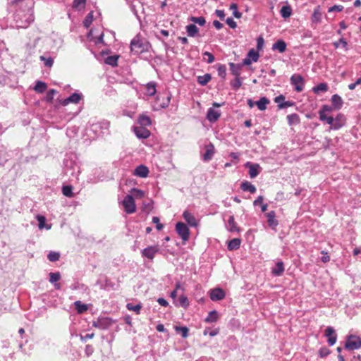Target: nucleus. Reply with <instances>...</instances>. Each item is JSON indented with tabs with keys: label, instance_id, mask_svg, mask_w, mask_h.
Masks as SVG:
<instances>
[{
	"label": "nucleus",
	"instance_id": "nucleus-1",
	"mask_svg": "<svg viewBox=\"0 0 361 361\" xmlns=\"http://www.w3.org/2000/svg\"><path fill=\"white\" fill-rule=\"evenodd\" d=\"M13 4L16 11L12 26L17 29L27 27L34 20L32 3L30 0H14Z\"/></svg>",
	"mask_w": 361,
	"mask_h": 361
},
{
	"label": "nucleus",
	"instance_id": "nucleus-2",
	"mask_svg": "<svg viewBox=\"0 0 361 361\" xmlns=\"http://www.w3.org/2000/svg\"><path fill=\"white\" fill-rule=\"evenodd\" d=\"M149 47V43L140 35H136L130 42L131 51L136 54L148 51Z\"/></svg>",
	"mask_w": 361,
	"mask_h": 361
},
{
	"label": "nucleus",
	"instance_id": "nucleus-3",
	"mask_svg": "<svg viewBox=\"0 0 361 361\" xmlns=\"http://www.w3.org/2000/svg\"><path fill=\"white\" fill-rule=\"evenodd\" d=\"M290 84L294 86L296 92H300L305 87V80L303 77L300 74H293L290 78Z\"/></svg>",
	"mask_w": 361,
	"mask_h": 361
},
{
	"label": "nucleus",
	"instance_id": "nucleus-4",
	"mask_svg": "<svg viewBox=\"0 0 361 361\" xmlns=\"http://www.w3.org/2000/svg\"><path fill=\"white\" fill-rule=\"evenodd\" d=\"M122 205L124 211L127 214H133L136 211L134 198L130 195H128L124 197L122 202Z\"/></svg>",
	"mask_w": 361,
	"mask_h": 361
},
{
	"label": "nucleus",
	"instance_id": "nucleus-5",
	"mask_svg": "<svg viewBox=\"0 0 361 361\" xmlns=\"http://www.w3.org/2000/svg\"><path fill=\"white\" fill-rule=\"evenodd\" d=\"M176 230L183 241L188 240L190 231L186 224L183 222H178L176 225Z\"/></svg>",
	"mask_w": 361,
	"mask_h": 361
},
{
	"label": "nucleus",
	"instance_id": "nucleus-6",
	"mask_svg": "<svg viewBox=\"0 0 361 361\" xmlns=\"http://www.w3.org/2000/svg\"><path fill=\"white\" fill-rule=\"evenodd\" d=\"M159 252V245H152L143 249L141 252L142 257L152 260L156 254Z\"/></svg>",
	"mask_w": 361,
	"mask_h": 361
},
{
	"label": "nucleus",
	"instance_id": "nucleus-7",
	"mask_svg": "<svg viewBox=\"0 0 361 361\" xmlns=\"http://www.w3.org/2000/svg\"><path fill=\"white\" fill-rule=\"evenodd\" d=\"M361 348V340L360 338L350 336L345 342V348L348 350H356Z\"/></svg>",
	"mask_w": 361,
	"mask_h": 361
},
{
	"label": "nucleus",
	"instance_id": "nucleus-8",
	"mask_svg": "<svg viewBox=\"0 0 361 361\" xmlns=\"http://www.w3.org/2000/svg\"><path fill=\"white\" fill-rule=\"evenodd\" d=\"M112 324V320L108 317H101L93 322V326L102 330L109 329Z\"/></svg>",
	"mask_w": 361,
	"mask_h": 361
},
{
	"label": "nucleus",
	"instance_id": "nucleus-9",
	"mask_svg": "<svg viewBox=\"0 0 361 361\" xmlns=\"http://www.w3.org/2000/svg\"><path fill=\"white\" fill-rule=\"evenodd\" d=\"M70 164V166L66 164V168L65 169L66 173L68 176L71 175L78 179L79 174L80 173V167L75 163L71 162Z\"/></svg>",
	"mask_w": 361,
	"mask_h": 361
},
{
	"label": "nucleus",
	"instance_id": "nucleus-10",
	"mask_svg": "<svg viewBox=\"0 0 361 361\" xmlns=\"http://www.w3.org/2000/svg\"><path fill=\"white\" fill-rule=\"evenodd\" d=\"M183 217L187 224L191 227H197L199 225V221L192 213L187 210L183 213Z\"/></svg>",
	"mask_w": 361,
	"mask_h": 361
},
{
	"label": "nucleus",
	"instance_id": "nucleus-11",
	"mask_svg": "<svg viewBox=\"0 0 361 361\" xmlns=\"http://www.w3.org/2000/svg\"><path fill=\"white\" fill-rule=\"evenodd\" d=\"M135 135L140 139H146L150 136V131L143 126H135L133 128Z\"/></svg>",
	"mask_w": 361,
	"mask_h": 361
},
{
	"label": "nucleus",
	"instance_id": "nucleus-12",
	"mask_svg": "<svg viewBox=\"0 0 361 361\" xmlns=\"http://www.w3.org/2000/svg\"><path fill=\"white\" fill-rule=\"evenodd\" d=\"M334 123L331 128L333 130H338L345 124V117L342 114H338L335 118H334Z\"/></svg>",
	"mask_w": 361,
	"mask_h": 361
},
{
	"label": "nucleus",
	"instance_id": "nucleus-13",
	"mask_svg": "<svg viewBox=\"0 0 361 361\" xmlns=\"http://www.w3.org/2000/svg\"><path fill=\"white\" fill-rule=\"evenodd\" d=\"M245 167L249 169V175L251 178L257 177L260 172V166L258 164L247 162Z\"/></svg>",
	"mask_w": 361,
	"mask_h": 361
},
{
	"label": "nucleus",
	"instance_id": "nucleus-14",
	"mask_svg": "<svg viewBox=\"0 0 361 361\" xmlns=\"http://www.w3.org/2000/svg\"><path fill=\"white\" fill-rule=\"evenodd\" d=\"M325 336L328 337V343L330 346L334 345L337 339L335 330L331 326H328L325 330Z\"/></svg>",
	"mask_w": 361,
	"mask_h": 361
},
{
	"label": "nucleus",
	"instance_id": "nucleus-15",
	"mask_svg": "<svg viewBox=\"0 0 361 361\" xmlns=\"http://www.w3.org/2000/svg\"><path fill=\"white\" fill-rule=\"evenodd\" d=\"M225 298V292L219 288H216L210 291V298L212 301H218Z\"/></svg>",
	"mask_w": 361,
	"mask_h": 361
},
{
	"label": "nucleus",
	"instance_id": "nucleus-16",
	"mask_svg": "<svg viewBox=\"0 0 361 361\" xmlns=\"http://www.w3.org/2000/svg\"><path fill=\"white\" fill-rule=\"evenodd\" d=\"M149 172L146 166L140 164L135 168L133 174L140 178H146L148 176Z\"/></svg>",
	"mask_w": 361,
	"mask_h": 361
},
{
	"label": "nucleus",
	"instance_id": "nucleus-17",
	"mask_svg": "<svg viewBox=\"0 0 361 361\" xmlns=\"http://www.w3.org/2000/svg\"><path fill=\"white\" fill-rule=\"evenodd\" d=\"M81 98H82L81 94L74 92L72 94H71L68 97L63 99L62 101L61 104L63 106H66L69 103L78 104L80 102V100L81 99Z\"/></svg>",
	"mask_w": 361,
	"mask_h": 361
},
{
	"label": "nucleus",
	"instance_id": "nucleus-18",
	"mask_svg": "<svg viewBox=\"0 0 361 361\" xmlns=\"http://www.w3.org/2000/svg\"><path fill=\"white\" fill-rule=\"evenodd\" d=\"M220 116V111L213 108H209L207 113V118L209 121L212 123L216 122L219 119Z\"/></svg>",
	"mask_w": 361,
	"mask_h": 361
},
{
	"label": "nucleus",
	"instance_id": "nucleus-19",
	"mask_svg": "<svg viewBox=\"0 0 361 361\" xmlns=\"http://www.w3.org/2000/svg\"><path fill=\"white\" fill-rule=\"evenodd\" d=\"M267 218V223L269 227L272 229H275L278 226V221L276 219V214L274 211H271L266 214Z\"/></svg>",
	"mask_w": 361,
	"mask_h": 361
},
{
	"label": "nucleus",
	"instance_id": "nucleus-20",
	"mask_svg": "<svg viewBox=\"0 0 361 361\" xmlns=\"http://www.w3.org/2000/svg\"><path fill=\"white\" fill-rule=\"evenodd\" d=\"M214 154V146L213 144L209 143L206 146V150L204 154L202 156V159L204 161H209L212 159L213 155Z\"/></svg>",
	"mask_w": 361,
	"mask_h": 361
},
{
	"label": "nucleus",
	"instance_id": "nucleus-21",
	"mask_svg": "<svg viewBox=\"0 0 361 361\" xmlns=\"http://www.w3.org/2000/svg\"><path fill=\"white\" fill-rule=\"evenodd\" d=\"M226 228L230 232H238L240 228L237 226L234 216L231 215L226 224Z\"/></svg>",
	"mask_w": 361,
	"mask_h": 361
},
{
	"label": "nucleus",
	"instance_id": "nucleus-22",
	"mask_svg": "<svg viewBox=\"0 0 361 361\" xmlns=\"http://www.w3.org/2000/svg\"><path fill=\"white\" fill-rule=\"evenodd\" d=\"M284 264L282 261H279L276 263V266L272 268L271 273L276 276H280L284 272Z\"/></svg>",
	"mask_w": 361,
	"mask_h": 361
},
{
	"label": "nucleus",
	"instance_id": "nucleus-23",
	"mask_svg": "<svg viewBox=\"0 0 361 361\" xmlns=\"http://www.w3.org/2000/svg\"><path fill=\"white\" fill-rule=\"evenodd\" d=\"M229 67L231 73L235 77H240L241 74V69H242V65H240V63L235 64L234 63H229Z\"/></svg>",
	"mask_w": 361,
	"mask_h": 361
},
{
	"label": "nucleus",
	"instance_id": "nucleus-24",
	"mask_svg": "<svg viewBox=\"0 0 361 361\" xmlns=\"http://www.w3.org/2000/svg\"><path fill=\"white\" fill-rule=\"evenodd\" d=\"M331 103L335 109H340L343 106V99L338 94H334L331 97Z\"/></svg>",
	"mask_w": 361,
	"mask_h": 361
},
{
	"label": "nucleus",
	"instance_id": "nucleus-25",
	"mask_svg": "<svg viewBox=\"0 0 361 361\" xmlns=\"http://www.w3.org/2000/svg\"><path fill=\"white\" fill-rule=\"evenodd\" d=\"M272 49L278 50L280 53H283L286 49V44L283 40L279 39L273 44Z\"/></svg>",
	"mask_w": 361,
	"mask_h": 361
},
{
	"label": "nucleus",
	"instance_id": "nucleus-26",
	"mask_svg": "<svg viewBox=\"0 0 361 361\" xmlns=\"http://www.w3.org/2000/svg\"><path fill=\"white\" fill-rule=\"evenodd\" d=\"M240 188L243 191H249L252 194L255 193L257 190L255 186L248 181L243 182L240 185Z\"/></svg>",
	"mask_w": 361,
	"mask_h": 361
},
{
	"label": "nucleus",
	"instance_id": "nucleus-27",
	"mask_svg": "<svg viewBox=\"0 0 361 361\" xmlns=\"http://www.w3.org/2000/svg\"><path fill=\"white\" fill-rule=\"evenodd\" d=\"M322 20V13L320 11L319 6H317L314 8V12L312 15V22L313 23L317 24L321 22Z\"/></svg>",
	"mask_w": 361,
	"mask_h": 361
},
{
	"label": "nucleus",
	"instance_id": "nucleus-28",
	"mask_svg": "<svg viewBox=\"0 0 361 361\" xmlns=\"http://www.w3.org/2000/svg\"><path fill=\"white\" fill-rule=\"evenodd\" d=\"M240 244L241 240L240 238H233L228 242V249L229 250H237L240 247Z\"/></svg>",
	"mask_w": 361,
	"mask_h": 361
},
{
	"label": "nucleus",
	"instance_id": "nucleus-29",
	"mask_svg": "<svg viewBox=\"0 0 361 361\" xmlns=\"http://www.w3.org/2000/svg\"><path fill=\"white\" fill-rule=\"evenodd\" d=\"M138 123L140 125V126L145 127V126H150L152 123V121L149 116H147L145 114H142V115H140V116L138 118Z\"/></svg>",
	"mask_w": 361,
	"mask_h": 361
},
{
	"label": "nucleus",
	"instance_id": "nucleus-30",
	"mask_svg": "<svg viewBox=\"0 0 361 361\" xmlns=\"http://www.w3.org/2000/svg\"><path fill=\"white\" fill-rule=\"evenodd\" d=\"M146 94L149 96H154L156 94V83L154 82H150L145 86Z\"/></svg>",
	"mask_w": 361,
	"mask_h": 361
},
{
	"label": "nucleus",
	"instance_id": "nucleus-31",
	"mask_svg": "<svg viewBox=\"0 0 361 361\" xmlns=\"http://www.w3.org/2000/svg\"><path fill=\"white\" fill-rule=\"evenodd\" d=\"M269 103V100L266 97H262L259 100L255 102V105H257V108L260 111H264L267 109V105Z\"/></svg>",
	"mask_w": 361,
	"mask_h": 361
},
{
	"label": "nucleus",
	"instance_id": "nucleus-32",
	"mask_svg": "<svg viewBox=\"0 0 361 361\" xmlns=\"http://www.w3.org/2000/svg\"><path fill=\"white\" fill-rule=\"evenodd\" d=\"M218 312L216 310H212L209 312L208 316L204 319V322L207 323L215 322L218 320Z\"/></svg>",
	"mask_w": 361,
	"mask_h": 361
},
{
	"label": "nucleus",
	"instance_id": "nucleus-33",
	"mask_svg": "<svg viewBox=\"0 0 361 361\" xmlns=\"http://www.w3.org/2000/svg\"><path fill=\"white\" fill-rule=\"evenodd\" d=\"M186 31L189 37H195L198 33V28L195 24H190L186 26Z\"/></svg>",
	"mask_w": 361,
	"mask_h": 361
},
{
	"label": "nucleus",
	"instance_id": "nucleus-34",
	"mask_svg": "<svg viewBox=\"0 0 361 361\" xmlns=\"http://www.w3.org/2000/svg\"><path fill=\"white\" fill-rule=\"evenodd\" d=\"M212 79V76L209 73H206L203 75H200L197 77V82L204 86L206 85Z\"/></svg>",
	"mask_w": 361,
	"mask_h": 361
},
{
	"label": "nucleus",
	"instance_id": "nucleus-35",
	"mask_svg": "<svg viewBox=\"0 0 361 361\" xmlns=\"http://www.w3.org/2000/svg\"><path fill=\"white\" fill-rule=\"evenodd\" d=\"M287 120L290 126L298 124L300 123V117L297 114L288 115Z\"/></svg>",
	"mask_w": 361,
	"mask_h": 361
},
{
	"label": "nucleus",
	"instance_id": "nucleus-36",
	"mask_svg": "<svg viewBox=\"0 0 361 361\" xmlns=\"http://www.w3.org/2000/svg\"><path fill=\"white\" fill-rule=\"evenodd\" d=\"M47 88V85L42 81H37L34 87V90L38 93H43Z\"/></svg>",
	"mask_w": 361,
	"mask_h": 361
},
{
	"label": "nucleus",
	"instance_id": "nucleus-37",
	"mask_svg": "<svg viewBox=\"0 0 361 361\" xmlns=\"http://www.w3.org/2000/svg\"><path fill=\"white\" fill-rule=\"evenodd\" d=\"M328 90V85L325 82H322L317 85V86L314 87L312 89V91L315 94H319V92H324Z\"/></svg>",
	"mask_w": 361,
	"mask_h": 361
},
{
	"label": "nucleus",
	"instance_id": "nucleus-38",
	"mask_svg": "<svg viewBox=\"0 0 361 361\" xmlns=\"http://www.w3.org/2000/svg\"><path fill=\"white\" fill-rule=\"evenodd\" d=\"M75 307L79 314H82L87 310V305L85 304H82L80 300L75 301L74 302Z\"/></svg>",
	"mask_w": 361,
	"mask_h": 361
},
{
	"label": "nucleus",
	"instance_id": "nucleus-39",
	"mask_svg": "<svg viewBox=\"0 0 361 361\" xmlns=\"http://www.w3.org/2000/svg\"><path fill=\"white\" fill-rule=\"evenodd\" d=\"M37 220L38 221V227L39 229H42L44 228H46V229L49 230L51 228V226H46L45 222H46V218L45 216L38 214L36 216Z\"/></svg>",
	"mask_w": 361,
	"mask_h": 361
},
{
	"label": "nucleus",
	"instance_id": "nucleus-40",
	"mask_svg": "<svg viewBox=\"0 0 361 361\" xmlns=\"http://www.w3.org/2000/svg\"><path fill=\"white\" fill-rule=\"evenodd\" d=\"M280 13L283 18H288L292 14V9L289 6H283L280 11Z\"/></svg>",
	"mask_w": 361,
	"mask_h": 361
},
{
	"label": "nucleus",
	"instance_id": "nucleus-41",
	"mask_svg": "<svg viewBox=\"0 0 361 361\" xmlns=\"http://www.w3.org/2000/svg\"><path fill=\"white\" fill-rule=\"evenodd\" d=\"M230 85L234 90H238L242 85V78L235 77V79L231 81Z\"/></svg>",
	"mask_w": 361,
	"mask_h": 361
},
{
	"label": "nucleus",
	"instance_id": "nucleus-42",
	"mask_svg": "<svg viewBox=\"0 0 361 361\" xmlns=\"http://www.w3.org/2000/svg\"><path fill=\"white\" fill-rule=\"evenodd\" d=\"M247 56L249 57L252 62H257L259 59V54L258 51H255L254 49H251L248 51Z\"/></svg>",
	"mask_w": 361,
	"mask_h": 361
},
{
	"label": "nucleus",
	"instance_id": "nucleus-43",
	"mask_svg": "<svg viewBox=\"0 0 361 361\" xmlns=\"http://www.w3.org/2000/svg\"><path fill=\"white\" fill-rule=\"evenodd\" d=\"M93 21V11L90 12L83 20V25L88 28Z\"/></svg>",
	"mask_w": 361,
	"mask_h": 361
},
{
	"label": "nucleus",
	"instance_id": "nucleus-44",
	"mask_svg": "<svg viewBox=\"0 0 361 361\" xmlns=\"http://www.w3.org/2000/svg\"><path fill=\"white\" fill-rule=\"evenodd\" d=\"M319 119L322 121H326L328 124L332 126V124L334 121V118L332 116H328L326 114L319 113Z\"/></svg>",
	"mask_w": 361,
	"mask_h": 361
},
{
	"label": "nucleus",
	"instance_id": "nucleus-45",
	"mask_svg": "<svg viewBox=\"0 0 361 361\" xmlns=\"http://www.w3.org/2000/svg\"><path fill=\"white\" fill-rule=\"evenodd\" d=\"M47 258L50 262H56L60 258V253L58 252L51 251L48 254Z\"/></svg>",
	"mask_w": 361,
	"mask_h": 361
},
{
	"label": "nucleus",
	"instance_id": "nucleus-46",
	"mask_svg": "<svg viewBox=\"0 0 361 361\" xmlns=\"http://www.w3.org/2000/svg\"><path fill=\"white\" fill-rule=\"evenodd\" d=\"M72 190H73V188L71 185H65L62 188V192H63V195H65L66 197H73V193Z\"/></svg>",
	"mask_w": 361,
	"mask_h": 361
},
{
	"label": "nucleus",
	"instance_id": "nucleus-47",
	"mask_svg": "<svg viewBox=\"0 0 361 361\" xmlns=\"http://www.w3.org/2000/svg\"><path fill=\"white\" fill-rule=\"evenodd\" d=\"M49 282L55 283L61 279V274L59 272H51L49 273Z\"/></svg>",
	"mask_w": 361,
	"mask_h": 361
},
{
	"label": "nucleus",
	"instance_id": "nucleus-48",
	"mask_svg": "<svg viewBox=\"0 0 361 361\" xmlns=\"http://www.w3.org/2000/svg\"><path fill=\"white\" fill-rule=\"evenodd\" d=\"M190 21L193 22L194 23H197V24L200 25V26H203L206 23V20L202 16H200V17L192 16L190 18Z\"/></svg>",
	"mask_w": 361,
	"mask_h": 361
},
{
	"label": "nucleus",
	"instance_id": "nucleus-49",
	"mask_svg": "<svg viewBox=\"0 0 361 361\" xmlns=\"http://www.w3.org/2000/svg\"><path fill=\"white\" fill-rule=\"evenodd\" d=\"M86 0H73V8L76 9L83 8L85 6Z\"/></svg>",
	"mask_w": 361,
	"mask_h": 361
},
{
	"label": "nucleus",
	"instance_id": "nucleus-50",
	"mask_svg": "<svg viewBox=\"0 0 361 361\" xmlns=\"http://www.w3.org/2000/svg\"><path fill=\"white\" fill-rule=\"evenodd\" d=\"M39 59L42 61H44L45 66L51 68L53 66L54 60L51 57L47 58L44 56H41Z\"/></svg>",
	"mask_w": 361,
	"mask_h": 361
},
{
	"label": "nucleus",
	"instance_id": "nucleus-51",
	"mask_svg": "<svg viewBox=\"0 0 361 361\" xmlns=\"http://www.w3.org/2000/svg\"><path fill=\"white\" fill-rule=\"evenodd\" d=\"M218 74L222 78H225L226 76V67L225 65L219 64L217 68Z\"/></svg>",
	"mask_w": 361,
	"mask_h": 361
},
{
	"label": "nucleus",
	"instance_id": "nucleus-52",
	"mask_svg": "<svg viewBox=\"0 0 361 361\" xmlns=\"http://www.w3.org/2000/svg\"><path fill=\"white\" fill-rule=\"evenodd\" d=\"M175 330L176 332H181L183 338H187L188 336V328L186 326H176Z\"/></svg>",
	"mask_w": 361,
	"mask_h": 361
},
{
	"label": "nucleus",
	"instance_id": "nucleus-53",
	"mask_svg": "<svg viewBox=\"0 0 361 361\" xmlns=\"http://www.w3.org/2000/svg\"><path fill=\"white\" fill-rule=\"evenodd\" d=\"M179 305L183 307H188L189 306V301L188 298L185 295H180L178 299Z\"/></svg>",
	"mask_w": 361,
	"mask_h": 361
},
{
	"label": "nucleus",
	"instance_id": "nucleus-54",
	"mask_svg": "<svg viewBox=\"0 0 361 361\" xmlns=\"http://www.w3.org/2000/svg\"><path fill=\"white\" fill-rule=\"evenodd\" d=\"M340 44H342L343 47L345 48V50L348 49V43L344 38H341L338 41L333 42V45L335 48H338Z\"/></svg>",
	"mask_w": 361,
	"mask_h": 361
},
{
	"label": "nucleus",
	"instance_id": "nucleus-55",
	"mask_svg": "<svg viewBox=\"0 0 361 361\" xmlns=\"http://www.w3.org/2000/svg\"><path fill=\"white\" fill-rule=\"evenodd\" d=\"M230 9L231 10H233V15L236 18H240L241 16H242V13L239 11H238V6L236 4H231V6H230Z\"/></svg>",
	"mask_w": 361,
	"mask_h": 361
},
{
	"label": "nucleus",
	"instance_id": "nucleus-56",
	"mask_svg": "<svg viewBox=\"0 0 361 361\" xmlns=\"http://www.w3.org/2000/svg\"><path fill=\"white\" fill-rule=\"evenodd\" d=\"M126 307H127L128 310L134 311L137 314L140 313V311L141 307H142V306L140 304L134 305H133L131 303H128Z\"/></svg>",
	"mask_w": 361,
	"mask_h": 361
},
{
	"label": "nucleus",
	"instance_id": "nucleus-57",
	"mask_svg": "<svg viewBox=\"0 0 361 361\" xmlns=\"http://www.w3.org/2000/svg\"><path fill=\"white\" fill-rule=\"evenodd\" d=\"M56 91L54 89L49 90L46 95L45 100L48 102H51Z\"/></svg>",
	"mask_w": 361,
	"mask_h": 361
},
{
	"label": "nucleus",
	"instance_id": "nucleus-58",
	"mask_svg": "<svg viewBox=\"0 0 361 361\" xmlns=\"http://www.w3.org/2000/svg\"><path fill=\"white\" fill-rule=\"evenodd\" d=\"M94 175L95 176V178L98 180H103L106 178L104 173L102 174L101 169H95L94 171Z\"/></svg>",
	"mask_w": 361,
	"mask_h": 361
},
{
	"label": "nucleus",
	"instance_id": "nucleus-59",
	"mask_svg": "<svg viewBox=\"0 0 361 361\" xmlns=\"http://www.w3.org/2000/svg\"><path fill=\"white\" fill-rule=\"evenodd\" d=\"M170 101H171V96L168 95V96H166V98H163L162 102L159 104L160 108H161V109L166 108L169 105Z\"/></svg>",
	"mask_w": 361,
	"mask_h": 361
},
{
	"label": "nucleus",
	"instance_id": "nucleus-60",
	"mask_svg": "<svg viewBox=\"0 0 361 361\" xmlns=\"http://www.w3.org/2000/svg\"><path fill=\"white\" fill-rule=\"evenodd\" d=\"M329 353H330V350L326 347L321 348L319 350V354L321 357H324L327 356L328 355H329Z\"/></svg>",
	"mask_w": 361,
	"mask_h": 361
},
{
	"label": "nucleus",
	"instance_id": "nucleus-61",
	"mask_svg": "<svg viewBox=\"0 0 361 361\" xmlns=\"http://www.w3.org/2000/svg\"><path fill=\"white\" fill-rule=\"evenodd\" d=\"M203 55H204V56H207V59L204 58V60H206V61H207V62L208 63H213V62L214 61V59H214V55H213L212 54H211L210 52L205 51V52L203 54Z\"/></svg>",
	"mask_w": 361,
	"mask_h": 361
},
{
	"label": "nucleus",
	"instance_id": "nucleus-62",
	"mask_svg": "<svg viewBox=\"0 0 361 361\" xmlns=\"http://www.w3.org/2000/svg\"><path fill=\"white\" fill-rule=\"evenodd\" d=\"M294 105V102L291 101H284L282 104L278 105L279 109H284L286 107L292 106Z\"/></svg>",
	"mask_w": 361,
	"mask_h": 361
},
{
	"label": "nucleus",
	"instance_id": "nucleus-63",
	"mask_svg": "<svg viewBox=\"0 0 361 361\" xmlns=\"http://www.w3.org/2000/svg\"><path fill=\"white\" fill-rule=\"evenodd\" d=\"M343 10V6L341 5H334L329 8V12L337 11L340 12Z\"/></svg>",
	"mask_w": 361,
	"mask_h": 361
},
{
	"label": "nucleus",
	"instance_id": "nucleus-64",
	"mask_svg": "<svg viewBox=\"0 0 361 361\" xmlns=\"http://www.w3.org/2000/svg\"><path fill=\"white\" fill-rule=\"evenodd\" d=\"M226 24L231 27V28H235L237 27L236 23L234 21V20L232 18H228L226 20Z\"/></svg>",
	"mask_w": 361,
	"mask_h": 361
}]
</instances>
